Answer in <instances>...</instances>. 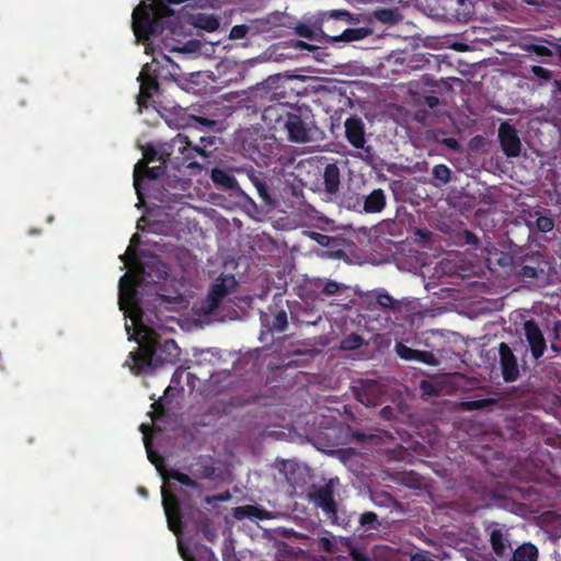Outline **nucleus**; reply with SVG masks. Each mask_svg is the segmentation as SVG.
<instances>
[{
    "label": "nucleus",
    "instance_id": "3c124183",
    "mask_svg": "<svg viewBox=\"0 0 561 561\" xmlns=\"http://www.w3.org/2000/svg\"><path fill=\"white\" fill-rule=\"evenodd\" d=\"M229 497H230L229 492H226L225 494H216V495H211V496H205L204 501L207 504H213L215 502L226 501Z\"/></svg>",
    "mask_w": 561,
    "mask_h": 561
},
{
    "label": "nucleus",
    "instance_id": "412c9836",
    "mask_svg": "<svg viewBox=\"0 0 561 561\" xmlns=\"http://www.w3.org/2000/svg\"><path fill=\"white\" fill-rule=\"evenodd\" d=\"M192 148H195L199 151L194 153V159L199 160V162L204 165L209 161V158L216 150V137L203 136L199 138L198 144H192Z\"/></svg>",
    "mask_w": 561,
    "mask_h": 561
},
{
    "label": "nucleus",
    "instance_id": "cd10ccee",
    "mask_svg": "<svg viewBox=\"0 0 561 561\" xmlns=\"http://www.w3.org/2000/svg\"><path fill=\"white\" fill-rule=\"evenodd\" d=\"M371 33L368 27L345 28L339 35H330L332 42H353L365 38Z\"/></svg>",
    "mask_w": 561,
    "mask_h": 561
},
{
    "label": "nucleus",
    "instance_id": "e433bc0d",
    "mask_svg": "<svg viewBox=\"0 0 561 561\" xmlns=\"http://www.w3.org/2000/svg\"><path fill=\"white\" fill-rule=\"evenodd\" d=\"M515 275L523 280L534 279L538 277V270L529 265H515Z\"/></svg>",
    "mask_w": 561,
    "mask_h": 561
},
{
    "label": "nucleus",
    "instance_id": "c85d7f7f",
    "mask_svg": "<svg viewBox=\"0 0 561 561\" xmlns=\"http://www.w3.org/2000/svg\"><path fill=\"white\" fill-rule=\"evenodd\" d=\"M194 25L206 32H215L219 28L220 22L215 14L198 13L195 16Z\"/></svg>",
    "mask_w": 561,
    "mask_h": 561
},
{
    "label": "nucleus",
    "instance_id": "39448f33",
    "mask_svg": "<svg viewBox=\"0 0 561 561\" xmlns=\"http://www.w3.org/2000/svg\"><path fill=\"white\" fill-rule=\"evenodd\" d=\"M162 505L170 530L179 535L183 531L182 506L193 507L191 495L186 490H179V495L162 486Z\"/></svg>",
    "mask_w": 561,
    "mask_h": 561
},
{
    "label": "nucleus",
    "instance_id": "4d7b16f0",
    "mask_svg": "<svg viewBox=\"0 0 561 561\" xmlns=\"http://www.w3.org/2000/svg\"><path fill=\"white\" fill-rule=\"evenodd\" d=\"M284 18V15H279V14H272L267 18V23H270L271 25L273 26H280L283 25V23L280 22V20Z\"/></svg>",
    "mask_w": 561,
    "mask_h": 561
},
{
    "label": "nucleus",
    "instance_id": "f8f14e48",
    "mask_svg": "<svg viewBox=\"0 0 561 561\" xmlns=\"http://www.w3.org/2000/svg\"><path fill=\"white\" fill-rule=\"evenodd\" d=\"M525 339L535 360L543 356L547 343L542 331L534 319L526 320L523 325Z\"/></svg>",
    "mask_w": 561,
    "mask_h": 561
},
{
    "label": "nucleus",
    "instance_id": "a18cd8bd",
    "mask_svg": "<svg viewBox=\"0 0 561 561\" xmlns=\"http://www.w3.org/2000/svg\"><path fill=\"white\" fill-rule=\"evenodd\" d=\"M295 31H296V34L301 36V37H305V38H308V39H313L314 38L313 30L310 26L306 25V24H298L295 27Z\"/></svg>",
    "mask_w": 561,
    "mask_h": 561
},
{
    "label": "nucleus",
    "instance_id": "4be33fe9",
    "mask_svg": "<svg viewBox=\"0 0 561 561\" xmlns=\"http://www.w3.org/2000/svg\"><path fill=\"white\" fill-rule=\"evenodd\" d=\"M139 285V277L137 275H124L119 282V305L123 309L125 300H133L137 295L136 286Z\"/></svg>",
    "mask_w": 561,
    "mask_h": 561
},
{
    "label": "nucleus",
    "instance_id": "aec40b11",
    "mask_svg": "<svg viewBox=\"0 0 561 561\" xmlns=\"http://www.w3.org/2000/svg\"><path fill=\"white\" fill-rule=\"evenodd\" d=\"M187 469L197 479L213 480L216 477V468L210 457H198Z\"/></svg>",
    "mask_w": 561,
    "mask_h": 561
},
{
    "label": "nucleus",
    "instance_id": "9b49d317",
    "mask_svg": "<svg viewBox=\"0 0 561 561\" xmlns=\"http://www.w3.org/2000/svg\"><path fill=\"white\" fill-rule=\"evenodd\" d=\"M499 363L505 382H514L519 378L517 357L505 342L499 345Z\"/></svg>",
    "mask_w": 561,
    "mask_h": 561
},
{
    "label": "nucleus",
    "instance_id": "2eb2a0df",
    "mask_svg": "<svg viewBox=\"0 0 561 561\" xmlns=\"http://www.w3.org/2000/svg\"><path fill=\"white\" fill-rule=\"evenodd\" d=\"M525 213L527 214L526 225L530 230L535 228L539 232L548 233L554 229L556 222L550 209L537 207Z\"/></svg>",
    "mask_w": 561,
    "mask_h": 561
},
{
    "label": "nucleus",
    "instance_id": "bb28decb",
    "mask_svg": "<svg viewBox=\"0 0 561 561\" xmlns=\"http://www.w3.org/2000/svg\"><path fill=\"white\" fill-rule=\"evenodd\" d=\"M262 321L266 324V327H268L271 332L282 333L286 331L288 327L287 312L283 309L277 310L273 314L272 320H268V316L264 314L262 317Z\"/></svg>",
    "mask_w": 561,
    "mask_h": 561
},
{
    "label": "nucleus",
    "instance_id": "4c0bfd02",
    "mask_svg": "<svg viewBox=\"0 0 561 561\" xmlns=\"http://www.w3.org/2000/svg\"><path fill=\"white\" fill-rule=\"evenodd\" d=\"M527 50L529 53L535 54L538 57H551L554 54L553 50L550 47H548V46H546V45H543L541 43H530V44H528L527 45Z\"/></svg>",
    "mask_w": 561,
    "mask_h": 561
},
{
    "label": "nucleus",
    "instance_id": "f704fd0d",
    "mask_svg": "<svg viewBox=\"0 0 561 561\" xmlns=\"http://www.w3.org/2000/svg\"><path fill=\"white\" fill-rule=\"evenodd\" d=\"M373 295L380 307L385 309L394 308V299L385 289L375 290Z\"/></svg>",
    "mask_w": 561,
    "mask_h": 561
},
{
    "label": "nucleus",
    "instance_id": "864d4df0",
    "mask_svg": "<svg viewBox=\"0 0 561 561\" xmlns=\"http://www.w3.org/2000/svg\"><path fill=\"white\" fill-rule=\"evenodd\" d=\"M553 84H554V89L552 90V98L556 101H561V79L554 80Z\"/></svg>",
    "mask_w": 561,
    "mask_h": 561
},
{
    "label": "nucleus",
    "instance_id": "680f3d73",
    "mask_svg": "<svg viewBox=\"0 0 561 561\" xmlns=\"http://www.w3.org/2000/svg\"><path fill=\"white\" fill-rule=\"evenodd\" d=\"M553 331L556 333V336L558 337L559 332H561V321H557L554 323Z\"/></svg>",
    "mask_w": 561,
    "mask_h": 561
},
{
    "label": "nucleus",
    "instance_id": "f257e3e1",
    "mask_svg": "<svg viewBox=\"0 0 561 561\" xmlns=\"http://www.w3.org/2000/svg\"><path fill=\"white\" fill-rule=\"evenodd\" d=\"M263 119L274 129H285L288 140L295 144L312 141L313 131L317 129L313 115L308 107L290 106L285 103L265 107Z\"/></svg>",
    "mask_w": 561,
    "mask_h": 561
},
{
    "label": "nucleus",
    "instance_id": "393cba45",
    "mask_svg": "<svg viewBox=\"0 0 561 561\" xmlns=\"http://www.w3.org/2000/svg\"><path fill=\"white\" fill-rule=\"evenodd\" d=\"M490 543L493 552L500 558L507 554V549L511 548L508 539L499 527H494L490 530Z\"/></svg>",
    "mask_w": 561,
    "mask_h": 561
},
{
    "label": "nucleus",
    "instance_id": "e2e57ef3",
    "mask_svg": "<svg viewBox=\"0 0 561 561\" xmlns=\"http://www.w3.org/2000/svg\"><path fill=\"white\" fill-rule=\"evenodd\" d=\"M552 48L556 50V53H558V55L560 56V59H561V45L560 44H553V43H550Z\"/></svg>",
    "mask_w": 561,
    "mask_h": 561
},
{
    "label": "nucleus",
    "instance_id": "c756f323",
    "mask_svg": "<svg viewBox=\"0 0 561 561\" xmlns=\"http://www.w3.org/2000/svg\"><path fill=\"white\" fill-rule=\"evenodd\" d=\"M538 549L533 543L519 546L513 553L512 561H537Z\"/></svg>",
    "mask_w": 561,
    "mask_h": 561
},
{
    "label": "nucleus",
    "instance_id": "bf43d9fd",
    "mask_svg": "<svg viewBox=\"0 0 561 561\" xmlns=\"http://www.w3.org/2000/svg\"><path fill=\"white\" fill-rule=\"evenodd\" d=\"M410 561H430V559L424 552H415L411 556Z\"/></svg>",
    "mask_w": 561,
    "mask_h": 561
},
{
    "label": "nucleus",
    "instance_id": "2f4dec72",
    "mask_svg": "<svg viewBox=\"0 0 561 561\" xmlns=\"http://www.w3.org/2000/svg\"><path fill=\"white\" fill-rule=\"evenodd\" d=\"M374 16L383 24H396L399 21L400 14L397 9L383 8L376 10Z\"/></svg>",
    "mask_w": 561,
    "mask_h": 561
},
{
    "label": "nucleus",
    "instance_id": "58836bf2",
    "mask_svg": "<svg viewBox=\"0 0 561 561\" xmlns=\"http://www.w3.org/2000/svg\"><path fill=\"white\" fill-rule=\"evenodd\" d=\"M359 524L367 529H377L379 526L378 516L374 512H365L359 517Z\"/></svg>",
    "mask_w": 561,
    "mask_h": 561
},
{
    "label": "nucleus",
    "instance_id": "a878e982",
    "mask_svg": "<svg viewBox=\"0 0 561 561\" xmlns=\"http://www.w3.org/2000/svg\"><path fill=\"white\" fill-rule=\"evenodd\" d=\"M164 481L174 480L179 482L181 485L186 486L193 491H196L198 495L203 491V485L197 482L195 479L191 478L188 474L180 472L179 470L171 469L167 472V476L163 477Z\"/></svg>",
    "mask_w": 561,
    "mask_h": 561
},
{
    "label": "nucleus",
    "instance_id": "6e6d98bb",
    "mask_svg": "<svg viewBox=\"0 0 561 561\" xmlns=\"http://www.w3.org/2000/svg\"><path fill=\"white\" fill-rule=\"evenodd\" d=\"M374 501H375V503H376L377 505H383V504H386V502H392L393 500H392V497H391L389 494L383 493V494H379V495H377V496L374 499Z\"/></svg>",
    "mask_w": 561,
    "mask_h": 561
},
{
    "label": "nucleus",
    "instance_id": "ea45409f",
    "mask_svg": "<svg viewBox=\"0 0 561 561\" xmlns=\"http://www.w3.org/2000/svg\"><path fill=\"white\" fill-rule=\"evenodd\" d=\"M394 350H396L397 355L401 359L413 362V359L415 358L414 355H415L416 350H413L401 342H398L396 344Z\"/></svg>",
    "mask_w": 561,
    "mask_h": 561
},
{
    "label": "nucleus",
    "instance_id": "f03ea898",
    "mask_svg": "<svg viewBox=\"0 0 561 561\" xmlns=\"http://www.w3.org/2000/svg\"><path fill=\"white\" fill-rule=\"evenodd\" d=\"M195 152L199 151L192 148L190 138L183 134L161 142V164L152 168L144 165L147 179L156 180L164 173L181 172L183 168L201 171L203 164L194 159Z\"/></svg>",
    "mask_w": 561,
    "mask_h": 561
},
{
    "label": "nucleus",
    "instance_id": "a211bd4d",
    "mask_svg": "<svg viewBox=\"0 0 561 561\" xmlns=\"http://www.w3.org/2000/svg\"><path fill=\"white\" fill-rule=\"evenodd\" d=\"M167 122L170 126H173L178 129L193 126L194 123L202 127H205L207 129H215L218 125V122L216 119L206 117L202 113H199V114L181 113V114H178L176 117L170 118Z\"/></svg>",
    "mask_w": 561,
    "mask_h": 561
},
{
    "label": "nucleus",
    "instance_id": "052dcab7",
    "mask_svg": "<svg viewBox=\"0 0 561 561\" xmlns=\"http://www.w3.org/2000/svg\"><path fill=\"white\" fill-rule=\"evenodd\" d=\"M152 408H154V413L158 415H163L165 410L160 401L152 403Z\"/></svg>",
    "mask_w": 561,
    "mask_h": 561
},
{
    "label": "nucleus",
    "instance_id": "5701e85b",
    "mask_svg": "<svg viewBox=\"0 0 561 561\" xmlns=\"http://www.w3.org/2000/svg\"><path fill=\"white\" fill-rule=\"evenodd\" d=\"M340 169L335 163H329L323 172V184L327 193L334 195L340 190Z\"/></svg>",
    "mask_w": 561,
    "mask_h": 561
},
{
    "label": "nucleus",
    "instance_id": "dca6fc26",
    "mask_svg": "<svg viewBox=\"0 0 561 561\" xmlns=\"http://www.w3.org/2000/svg\"><path fill=\"white\" fill-rule=\"evenodd\" d=\"M144 159L136 163L134 169V186L138 194H140V181L146 176V169L144 165L149 167V163L154 161L161 162V144L154 146L152 144H148L144 148L142 152Z\"/></svg>",
    "mask_w": 561,
    "mask_h": 561
},
{
    "label": "nucleus",
    "instance_id": "0eeeda50",
    "mask_svg": "<svg viewBox=\"0 0 561 561\" xmlns=\"http://www.w3.org/2000/svg\"><path fill=\"white\" fill-rule=\"evenodd\" d=\"M335 22L350 24L354 22V19L350 11L343 9L322 11L317 15L313 26L324 37L331 39L330 35H336V30L334 27Z\"/></svg>",
    "mask_w": 561,
    "mask_h": 561
},
{
    "label": "nucleus",
    "instance_id": "6e6552de",
    "mask_svg": "<svg viewBox=\"0 0 561 561\" xmlns=\"http://www.w3.org/2000/svg\"><path fill=\"white\" fill-rule=\"evenodd\" d=\"M239 173H244L252 185L255 187L259 198L261 199L264 206L274 207L276 206V199L271 193L268 186V176L264 172L255 170L253 167H243L236 169Z\"/></svg>",
    "mask_w": 561,
    "mask_h": 561
},
{
    "label": "nucleus",
    "instance_id": "603ef678",
    "mask_svg": "<svg viewBox=\"0 0 561 561\" xmlns=\"http://www.w3.org/2000/svg\"><path fill=\"white\" fill-rule=\"evenodd\" d=\"M462 404H463L465 409H467V410L481 409L485 405L484 400L466 401Z\"/></svg>",
    "mask_w": 561,
    "mask_h": 561
},
{
    "label": "nucleus",
    "instance_id": "72a5a7b5",
    "mask_svg": "<svg viewBox=\"0 0 561 561\" xmlns=\"http://www.w3.org/2000/svg\"><path fill=\"white\" fill-rule=\"evenodd\" d=\"M413 362L422 363L428 366H437L439 364V359L433 352L430 351H419L416 350Z\"/></svg>",
    "mask_w": 561,
    "mask_h": 561
},
{
    "label": "nucleus",
    "instance_id": "a19ab883",
    "mask_svg": "<svg viewBox=\"0 0 561 561\" xmlns=\"http://www.w3.org/2000/svg\"><path fill=\"white\" fill-rule=\"evenodd\" d=\"M530 72L535 77L543 80L545 82H548V81H550L552 79V72L549 69L543 68L541 66H531L530 67Z\"/></svg>",
    "mask_w": 561,
    "mask_h": 561
},
{
    "label": "nucleus",
    "instance_id": "473e14b6",
    "mask_svg": "<svg viewBox=\"0 0 561 561\" xmlns=\"http://www.w3.org/2000/svg\"><path fill=\"white\" fill-rule=\"evenodd\" d=\"M432 175L435 180L439 181L440 184H447L451 180V170L444 163L434 165Z\"/></svg>",
    "mask_w": 561,
    "mask_h": 561
},
{
    "label": "nucleus",
    "instance_id": "8fccbe9b",
    "mask_svg": "<svg viewBox=\"0 0 561 561\" xmlns=\"http://www.w3.org/2000/svg\"><path fill=\"white\" fill-rule=\"evenodd\" d=\"M319 546L328 553H333L334 551V545L330 538H319Z\"/></svg>",
    "mask_w": 561,
    "mask_h": 561
},
{
    "label": "nucleus",
    "instance_id": "423d86ee",
    "mask_svg": "<svg viewBox=\"0 0 561 561\" xmlns=\"http://www.w3.org/2000/svg\"><path fill=\"white\" fill-rule=\"evenodd\" d=\"M237 280L232 274H222L211 285L207 297L203 300L201 309L205 314H213L218 309L219 304L234 288Z\"/></svg>",
    "mask_w": 561,
    "mask_h": 561
},
{
    "label": "nucleus",
    "instance_id": "9d476101",
    "mask_svg": "<svg viewBox=\"0 0 561 561\" xmlns=\"http://www.w3.org/2000/svg\"><path fill=\"white\" fill-rule=\"evenodd\" d=\"M137 80L140 83L139 93L137 95V104L139 107H147L153 94L157 93L160 89L157 76L150 73L149 64H146L142 67Z\"/></svg>",
    "mask_w": 561,
    "mask_h": 561
},
{
    "label": "nucleus",
    "instance_id": "5fc2aeb1",
    "mask_svg": "<svg viewBox=\"0 0 561 561\" xmlns=\"http://www.w3.org/2000/svg\"><path fill=\"white\" fill-rule=\"evenodd\" d=\"M443 144L448 147L449 149H453V150H458L459 149V142L457 139L455 138H445L443 139Z\"/></svg>",
    "mask_w": 561,
    "mask_h": 561
},
{
    "label": "nucleus",
    "instance_id": "09e8293b",
    "mask_svg": "<svg viewBox=\"0 0 561 561\" xmlns=\"http://www.w3.org/2000/svg\"><path fill=\"white\" fill-rule=\"evenodd\" d=\"M202 531L204 534V536L208 539V540H213L215 538V531L213 529H210V523H209V519L208 518H204V522H203V525H202Z\"/></svg>",
    "mask_w": 561,
    "mask_h": 561
},
{
    "label": "nucleus",
    "instance_id": "6ab92c4d",
    "mask_svg": "<svg viewBox=\"0 0 561 561\" xmlns=\"http://www.w3.org/2000/svg\"><path fill=\"white\" fill-rule=\"evenodd\" d=\"M210 179L217 188L226 191H236L239 185L232 174V169L216 167L210 172Z\"/></svg>",
    "mask_w": 561,
    "mask_h": 561
},
{
    "label": "nucleus",
    "instance_id": "7c9ffc66",
    "mask_svg": "<svg viewBox=\"0 0 561 561\" xmlns=\"http://www.w3.org/2000/svg\"><path fill=\"white\" fill-rule=\"evenodd\" d=\"M312 286L316 290L319 291V294L324 296H333L335 295L342 287H344L343 284H340L335 280L331 279H316L312 283Z\"/></svg>",
    "mask_w": 561,
    "mask_h": 561
},
{
    "label": "nucleus",
    "instance_id": "f3484780",
    "mask_svg": "<svg viewBox=\"0 0 561 561\" xmlns=\"http://www.w3.org/2000/svg\"><path fill=\"white\" fill-rule=\"evenodd\" d=\"M345 137L356 149H364L366 144L365 125L360 117L352 115L344 123Z\"/></svg>",
    "mask_w": 561,
    "mask_h": 561
},
{
    "label": "nucleus",
    "instance_id": "1a4fd4ad",
    "mask_svg": "<svg viewBox=\"0 0 561 561\" xmlns=\"http://www.w3.org/2000/svg\"><path fill=\"white\" fill-rule=\"evenodd\" d=\"M499 141L503 153L507 158H516L522 151V141L517 129L508 122L501 123L499 127Z\"/></svg>",
    "mask_w": 561,
    "mask_h": 561
},
{
    "label": "nucleus",
    "instance_id": "ddd939ff",
    "mask_svg": "<svg viewBox=\"0 0 561 561\" xmlns=\"http://www.w3.org/2000/svg\"><path fill=\"white\" fill-rule=\"evenodd\" d=\"M131 18L133 30L138 38H145L158 33V25L145 5L139 4L136 7Z\"/></svg>",
    "mask_w": 561,
    "mask_h": 561
},
{
    "label": "nucleus",
    "instance_id": "7ed1b4c3",
    "mask_svg": "<svg viewBox=\"0 0 561 561\" xmlns=\"http://www.w3.org/2000/svg\"><path fill=\"white\" fill-rule=\"evenodd\" d=\"M180 355V348L175 341L161 339L153 332L148 334V341L140 344L136 352H130L125 365L135 375L152 371L154 368L165 364L174 363Z\"/></svg>",
    "mask_w": 561,
    "mask_h": 561
},
{
    "label": "nucleus",
    "instance_id": "b1692460",
    "mask_svg": "<svg viewBox=\"0 0 561 561\" xmlns=\"http://www.w3.org/2000/svg\"><path fill=\"white\" fill-rule=\"evenodd\" d=\"M386 206V195L381 188H375L365 196L364 211L369 214L380 213Z\"/></svg>",
    "mask_w": 561,
    "mask_h": 561
},
{
    "label": "nucleus",
    "instance_id": "37998d69",
    "mask_svg": "<svg viewBox=\"0 0 561 561\" xmlns=\"http://www.w3.org/2000/svg\"><path fill=\"white\" fill-rule=\"evenodd\" d=\"M363 339L358 334H351L347 339L343 341V348L345 350H354L362 345Z\"/></svg>",
    "mask_w": 561,
    "mask_h": 561
},
{
    "label": "nucleus",
    "instance_id": "4468645a",
    "mask_svg": "<svg viewBox=\"0 0 561 561\" xmlns=\"http://www.w3.org/2000/svg\"><path fill=\"white\" fill-rule=\"evenodd\" d=\"M310 501L320 507L329 517H336L337 505L334 501V491L331 483L319 486L310 494Z\"/></svg>",
    "mask_w": 561,
    "mask_h": 561
},
{
    "label": "nucleus",
    "instance_id": "c03bdc74",
    "mask_svg": "<svg viewBox=\"0 0 561 561\" xmlns=\"http://www.w3.org/2000/svg\"><path fill=\"white\" fill-rule=\"evenodd\" d=\"M249 27L244 24L234 25L230 30L229 37L231 39H242L247 36Z\"/></svg>",
    "mask_w": 561,
    "mask_h": 561
},
{
    "label": "nucleus",
    "instance_id": "13d9d810",
    "mask_svg": "<svg viewBox=\"0 0 561 561\" xmlns=\"http://www.w3.org/2000/svg\"><path fill=\"white\" fill-rule=\"evenodd\" d=\"M425 104L428 107L434 108L439 104V99L435 95H427L425 96Z\"/></svg>",
    "mask_w": 561,
    "mask_h": 561
},
{
    "label": "nucleus",
    "instance_id": "774afa93",
    "mask_svg": "<svg viewBox=\"0 0 561 561\" xmlns=\"http://www.w3.org/2000/svg\"><path fill=\"white\" fill-rule=\"evenodd\" d=\"M138 238V234H134L131 238V242Z\"/></svg>",
    "mask_w": 561,
    "mask_h": 561
},
{
    "label": "nucleus",
    "instance_id": "c9c22d12",
    "mask_svg": "<svg viewBox=\"0 0 561 561\" xmlns=\"http://www.w3.org/2000/svg\"><path fill=\"white\" fill-rule=\"evenodd\" d=\"M149 430H150V426L148 424L140 425V431L144 433V443H145V447H146V450L148 454V459L152 463L157 465L158 461L161 460V458L151 449V438L147 435V431H149Z\"/></svg>",
    "mask_w": 561,
    "mask_h": 561
},
{
    "label": "nucleus",
    "instance_id": "20e7f679",
    "mask_svg": "<svg viewBox=\"0 0 561 561\" xmlns=\"http://www.w3.org/2000/svg\"><path fill=\"white\" fill-rule=\"evenodd\" d=\"M245 144L243 145L245 146ZM244 149L248 151L249 158L256 164L273 168V170L277 169V164L285 167L291 162V158L280 154V144L273 138L257 137L249 144V148L244 147Z\"/></svg>",
    "mask_w": 561,
    "mask_h": 561
},
{
    "label": "nucleus",
    "instance_id": "79ce46f5",
    "mask_svg": "<svg viewBox=\"0 0 561 561\" xmlns=\"http://www.w3.org/2000/svg\"><path fill=\"white\" fill-rule=\"evenodd\" d=\"M290 316H291V320L293 321H297V322H300V323H305V324H308V325H316L319 323V321L321 320V316L317 314H307L306 318L304 319H300L296 312H290Z\"/></svg>",
    "mask_w": 561,
    "mask_h": 561
},
{
    "label": "nucleus",
    "instance_id": "69168bd1",
    "mask_svg": "<svg viewBox=\"0 0 561 561\" xmlns=\"http://www.w3.org/2000/svg\"><path fill=\"white\" fill-rule=\"evenodd\" d=\"M214 373H215V370H214V369H209V370L207 371L206 376H205V379H209V378H211V377L214 376Z\"/></svg>",
    "mask_w": 561,
    "mask_h": 561
},
{
    "label": "nucleus",
    "instance_id": "0e129e2a",
    "mask_svg": "<svg viewBox=\"0 0 561 561\" xmlns=\"http://www.w3.org/2000/svg\"><path fill=\"white\" fill-rule=\"evenodd\" d=\"M316 236H317L316 240H317L319 243H321V244L323 243L322 239H329V237H328V236L322 234V233H316Z\"/></svg>",
    "mask_w": 561,
    "mask_h": 561
},
{
    "label": "nucleus",
    "instance_id": "de8ad7c7",
    "mask_svg": "<svg viewBox=\"0 0 561 561\" xmlns=\"http://www.w3.org/2000/svg\"><path fill=\"white\" fill-rule=\"evenodd\" d=\"M237 512L243 513V515L248 517H260L259 513L261 512L256 506L245 505L237 508Z\"/></svg>",
    "mask_w": 561,
    "mask_h": 561
},
{
    "label": "nucleus",
    "instance_id": "338daca9",
    "mask_svg": "<svg viewBox=\"0 0 561 561\" xmlns=\"http://www.w3.org/2000/svg\"><path fill=\"white\" fill-rule=\"evenodd\" d=\"M426 386H427V382H426V381H423V382H422V388H423L424 390H426Z\"/></svg>",
    "mask_w": 561,
    "mask_h": 561
},
{
    "label": "nucleus",
    "instance_id": "49530a36",
    "mask_svg": "<svg viewBox=\"0 0 561 561\" xmlns=\"http://www.w3.org/2000/svg\"><path fill=\"white\" fill-rule=\"evenodd\" d=\"M350 557L353 561H371L370 558L360 549L352 547L350 549Z\"/></svg>",
    "mask_w": 561,
    "mask_h": 561
}]
</instances>
